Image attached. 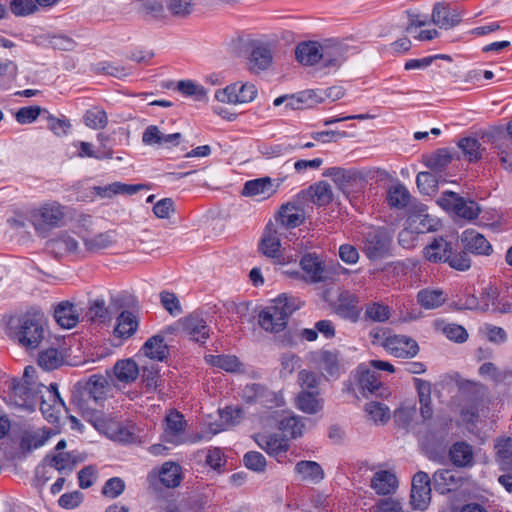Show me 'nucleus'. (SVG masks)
I'll return each mask as SVG.
<instances>
[{"instance_id":"f8f14e48","label":"nucleus","mask_w":512,"mask_h":512,"mask_svg":"<svg viewBox=\"0 0 512 512\" xmlns=\"http://www.w3.org/2000/svg\"><path fill=\"white\" fill-rule=\"evenodd\" d=\"M178 326L190 340L205 343L210 337L211 329L202 313L193 312L178 321Z\"/></svg>"},{"instance_id":"6e6d98bb","label":"nucleus","mask_w":512,"mask_h":512,"mask_svg":"<svg viewBox=\"0 0 512 512\" xmlns=\"http://www.w3.org/2000/svg\"><path fill=\"white\" fill-rule=\"evenodd\" d=\"M452 269L457 271H467L470 269L472 261L468 250L464 247L460 251H454L452 248L449 259L446 262Z\"/></svg>"},{"instance_id":"c03bdc74","label":"nucleus","mask_w":512,"mask_h":512,"mask_svg":"<svg viewBox=\"0 0 512 512\" xmlns=\"http://www.w3.org/2000/svg\"><path fill=\"white\" fill-rule=\"evenodd\" d=\"M63 362L64 356L56 348H47L42 350L38 355V365L47 371L57 369Z\"/></svg>"},{"instance_id":"bf43d9fd","label":"nucleus","mask_w":512,"mask_h":512,"mask_svg":"<svg viewBox=\"0 0 512 512\" xmlns=\"http://www.w3.org/2000/svg\"><path fill=\"white\" fill-rule=\"evenodd\" d=\"M177 89L185 96L194 97L196 101H203L206 98V89L192 80H181L177 83Z\"/></svg>"},{"instance_id":"2eb2a0df","label":"nucleus","mask_w":512,"mask_h":512,"mask_svg":"<svg viewBox=\"0 0 512 512\" xmlns=\"http://www.w3.org/2000/svg\"><path fill=\"white\" fill-rule=\"evenodd\" d=\"M242 398L246 403H258L267 408L279 405V398L276 393L258 383L247 384L242 390Z\"/></svg>"},{"instance_id":"a18cd8bd","label":"nucleus","mask_w":512,"mask_h":512,"mask_svg":"<svg viewBox=\"0 0 512 512\" xmlns=\"http://www.w3.org/2000/svg\"><path fill=\"white\" fill-rule=\"evenodd\" d=\"M74 402L81 411L82 417L91 423L95 428H99L104 424L103 413L97 408L100 407L99 405L80 400H74Z\"/></svg>"},{"instance_id":"a19ab883","label":"nucleus","mask_w":512,"mask_h":512,"mask_svg":"<svg viewBox=\"0 0 512 512\" xmlns=\"http://www.w3.org/2000/svg\"><path fill=\"white\" fill-rule=\"evenodd\" d=\"M159 479L168 488L177 487L181 481V467L174 462H165L159 471Z\"/></svg>"},{"instance_id":"4468645a","label":"nucleus","mask_w":512,"mask_h":512,"mask_svg":"<svg viewBox=\"0 0 512 512\" xmlns=\"http://www.w3.org/2000/svg\"><path fill=\"white\" fill-rule=\"evenodd\" d=\"M304 204L298 199V195L294 200L282 204L276 215V221L285 228L300 226L305 220Z\"/></svg>"},{"instance_id":"3c124183","label":"nucleus","mask_w":512,"mask_h":512,"mask_svg":"<svg viewBox=\"0 0 512 512\" xmlns=\"http://www.w3.org/2000/svg\"><path fill=\"white\" fill-rule=\"evenodd\" d=\"M83 121L87 127L100 130L107 126L108 117L106 112L100 107H92L85 112Z\"/></svg>"},{"instance_id":"473e14b6","label":"nucleus","mask_w":512,"mask_h":512,"mask_svg":"<svg viewBox=\"0 0 512 512\" xmlns=\"http://www.w3.org/2000/svg\"><path fill=\"white\" fill-rule=\"evenodd\" d=\"M348 48L342 44L323 46L322 64L329 69H338L347 60Z\"/></svg>"},{"instance_id":"a878e982","label":"nucleus","mask_w":512,"mask_h":512,"mask_svg":"<svg viewBox=\"0 0 512 512\" xmlns=\"http://www.w3.org/2000/svg\"><path fill=\"white\" fill-rule=\"evenodd\" d=\"M370 487L376 494L386 496L397 490L398 480L394 473L388 470H380L373 475Z\"/></svg>"},{"instance_id":"58836bf2","label":"nucleus","mask_w":512,"mask_h":512,"mask_svg":"<svg viewBox=\"0 0 512 512\" xmlns=\"http://www.w3.org/2000/svg\"><path fill=\"white\" fill-rule=\"evenodd\" d=\"M202 505L195 497L183 498L179 501H167L160 505L161 512H200Z\"/></svg>"},{"instance_id":"69168bd1","label":"nucleus","mask_w":512,"mask_h":512,"mask_svg":"<svg viewBox=\"0 0 512 512\" xmlns=\"http://www.w3.org/2000/svg\"><path fill=\"white\" fill-rule=\"evenodd\" d=\"M479 374L484 377L488 378L491 381L495 383H501L508 375H510L507 371L500 370L494 363L492 362H485L479 367Z\"/></svg>"},{"instance_id":"8fccbe9b","label":"nucleus","mask_w":512,"mask_h":512,"mask_svg":"<svg viewBox=\"0 0 512 512\" xmlns=\"http://www.w3.org/2000/svg\"><path fill=\"white\" fill-rule=\"evenodd\" d=\"M418 303L425 309H435L445 303V297L440 290L424 289L417 294Z\"/></svg>"},{"instance_id":"864d4df0","label":"nucleus","mask_w":512,"mask_h":512,"mask_svg":"<svg viewBox=\"0 0 512 512\" xmlns=\"http://www.w3.org/2000/svg\"><path fill=\"white\" fill-rule=\"evenodd\" d=\"M417 415L415 405L400 406L394 411V422L398 427L409 429L413 427L414 419Z\"/></svg>"},{"instance_id":"4c0bfd02","label":"nucleus","mask_w":512,"mask_h":512,"mask_svg":"<svg viewBox=\"0 0 512 512\" xmlns=\"http://www.w3.org/2000/svg\"><path fill=\"white\" fill-rule=\"evenodd\" d=\"M317 395V392L303 390L297 396V408L307 414H316L323 408L322 400Z\"/></svg>"},{"instance_id":"423d86ee","label":"nucleus","mask_w":512,"mask_h":512,"mask_svg":"<svg viewBox=\"0 0 512 512\" xmlns=\"http://www.w3.org/2000/svg\"><path fill=\"white\" fill-rule=\"evenodd\" d=\"M299 265L303 271L302 279L310 284L326 282L331 280L336 274L335 266L327 264L315 252L304 254L300 259Z\"/></svg>"},{"instance_id":"5701e85b","label":"nucleus","mask_w":512,"mask_h":512,"mask_svg":"<svg viewBox=\"0 0 512 512\" xmlns=\"http://www.w3.org/2000/svg\"><path fill=\"white\" fill-rule=\"evenodd\" d=\"M84 253H99L102 250L112 247L116 243V233L105 231L92 236H82ZM86 256V254H84Z\"/></svg>"},{"instance_id":"f704fd0d","label":"nucleus","mask_w":512,"mask_h":512,"mask_svg":"<svg viewBox=\"0 0 512 512\" xmlns=\"http://www.w3.org/2000/svg\"><path fill=\"white\" fill-rule=\"evenodd\" d=\"M141 350L145 356L157 361H164L169 355V348L161 334L148 338Z\"/></svg>"},{"instance_id":"6ab92c4d","label":"nucleus","mask_w":512,"mask_h":512,"mask_svg":"<svg viewBox=\"0 0 512 512\" xmlns=\"http://www.w3.org/2000/svg\"><path fill=\"white\" fill-rule=\"evenodd\" d=\"M463 247L474 255L489 256L493 252L492 245L475 230H465L461 236Z\"/></svg>"},{"instance_id":"0e129e2a","label":"nucleus","mask_w":512,"mask_h":512,"mask_svg":"<svg viewBox=\"0 0 512 512\" xmlns=\"http://www.w3.org/2000/svg\"><path fill=\"white\" fill-rule=\"evenodd\" d=\"M46 41L50 47L60 51H72L77 45L73 38L65 34L47 35Z\"/></svg>"},{"instance_id":"1a4fd4ad","label":"nucleus","mask_w":512,"mask_h":512,"mask_svg":"<svg viewBox=\"0 0 512 512\" xmlns=\"http://www.w3.org/2000/svg\"><path fill=\"white\" fill-rule=\"evenodd\" d=\"M45 247L55 257L72 255L77 258H85L84 251L80 248L78 240L67 231L55 234L46 242Z\"/></svg>"},{"instance_id":"5fc2aeb1","label":"nucleus","mask_w":512,"mask_h":512,"mask_svg":"<svg viewBox=\"0 0 512 512\" xmlns=\"http://www.w3.org/2000/svg\"><path fill=\"white\" fill-rule=\"evenodd\" d=\"M421 209L419 213L413 214L409 217V228L417 234L426 233L434 229V220L428 214L423 213Z\"/></svg>"},{"instance_id":"393cba45","label":"nucleus","mask_w":512,"mask_h":512,"mask_svg":"<svg viewBox=\"0 0 512 512\" xmlns=\"http://www.w3.org/2000/svg\"><path fill=\"white\" fill-rule=\"evenodd\" d=\"M323 46L316 41L301 42L296 46L295 56L302 65H314L322 61Z\"/></svg>"},{"instance_id":"e433bc0d","label":"nucleus","mask_w":512,"mask_h":512,"mask_svg":"<svg viewBox=\"0 0 512 512\" xmlns=\"http://www.w3.org/2000/svg\"><path fill=\"white\" fill-rule=\"evenodd\" d=\"M114 374L118 381L131 383L137 379L140 370L133 359H123L115 363L113 367Z\"/></svg>"},{"instance_id":"c756f323","label":"nucleus","mask_w":512,"mask_h":512,"mask_svg":"<svg viewBox=\"0 0 512 512\" xmlns=\"http://www.w3.org/2000/svg\"><path fill=\"white\" fill-rule=\"evenodd\" d=\"M340 353L337 350H321L316 353L314 360L326 376L338 377L340 374Z\"/></svg>"},{"instance_id":"c9c22d12","label":"nucleus","mask_w":512,"mask_h":512,"mask_svg":"<svg viewBox=\"0 0 512 512\" xmlns=\"http://www.w3.org/2000/svg\"><path fill=\"white\" fill-rule=\"evenodd\" d=\"M139 326L137 316L128 310L122 311L117 317V325L114 329L115 336L128 339L135 334Z\"/></svg>"},{"instance_id":"49530a36","label":"nucleus","mask_w":512,"mask_h":512,"mask_svg":"<svg viewBox=\"0 0 512 512\" xmlns=\"http://www.w3.org/2000/svg\"><path fill=\"white\" fill-rule=\"evenodd\" d=\"M411 195L407 188L402 184L391 186L387 193L388 204L397 209L407 207L410 202Z\"/></svg>"},{"instance_id":"b1692460","label":"nucleus","mask_w":512,"mask_h":512,"mask_svg":"<svg viewBox=\"0 0 512 512\" xmlns=\"http://www.w3.org/2000/svg\"><path fill=\"white\" fill-rule=\"evenodd\" d=\"M448 455L451 463L456 467L467 468L472 467L474 464L473 448L465 441L453 443Z\"/></svg>"},{"instance_id":"39448f33","label":"nucleus","mask_w":512,"mask_h":512,"mask_svg":"<svg viewBox=\"0 0 512 512\" xmlns=\"http://www.w3.org/2000/svg\"><path fill=\"white\" fill-rule=\"evenodd\" d=\"M370 337L373 338L372 343H378L390 355L396 358H413L419 353L418 343L411 337L406 335H385L380 332H370Z\"/></svg>"},{"instance_id":"f257e3e1","label":"nucleus","mask_w":512,"mask_h":512,"mask_svg":"<svg viewBox=\"0 0 512 512\" xmlns=\"http://www.w3.org/2000/svg\"><path fill=\"white\" fill-rule=\"evenodd\" d=\"M14 339L26 350H35L49 334L47 318L44 312L31 307L20 314L11 327Z\"/></svg>"},{"instance_id":"f03ea898","label":"nucleus","mask_w":512,"mask_h":512,"mask_svg":"<svg viewBox=\"0 0 512 512\" xmlns=\"http://www.w3.org/2000/svg\"><path fill=\"white\" fill-rule=\"evenodd\" d=\"M298 297L281 294L271 301V304L262 309L258 315V323L262 329L270 333L283 331L288 324L290 316L301 307Z\"/></svg>"},{"instance_id":"9b49d317","label":"nucleus","mask_w":512,"mask_h":512,"mask_svg":"<svg viewBox=\"0 0 512 512\" xmlns=\"http://www.w3.org/2000/svg\"><path fill=\"white\" fill-rule=\"evenodd\" d=\"M42 388H44V391L42 390V393H40L41 413L48 422L52 424L57 423L62 409L65 408V403L60 397L57 384L51 383L49 387L42 386Z\"/></svg>"},{"instance_id":"a211bd4d","label":"nucleus","mask_w":512,"mask_h":512,"mask_svg":"<svg viewBox=\"0 0 512 512\" xmlns=\"http://www.w3.org/2000/svg\"><path fill=\"white\" fill-rule=\"evenodd\" d=\"M461 14L456 10H450L449 6L443 2L434 5L431 21L441 29H451L461 22Z\"/></svg>"},{"instance_id":"13d9d810","label":"nucleus","mask_w":512,"mask_h":512,"mask_svg":"<svg viewBox=\"0 0 512 512\" xmlns=\"http://www.w3.org/2000/svg\"><path fill=\"white\" fill-rule=\"evenodd\" d=\"M77 461L70 452H59L51 459L50 465L60 473H70L76 466Z\"/></svg>"},{"instance_id":"c85d7f7f","label":"nucleus","mask_w":512,"mask_h":512,"mask_svg":"<svg viewBox=\"0 0 512 512\" xmlns=\"http://www.w3.org/2000/svg\"><path fill=\"white\" fill-rule=\"evenodd\" d=\"M452 248L451 242L443 237H436L424 248V256L430 262L445 263L449 259Z\"/></svg>"},{"instance_id":"aec40b11","label":"nucleus","mask_w":512,"mask_h":512,"mask_svg":"<svg viewBox=\"0 0 512 512\" xmlns=\"http://www.w3.org/2000/svg\"><path fill=\"white\" fill-rule=\"evenodd\" d=\"M324 177H330L337 185L338 189L348 197L350 187L358 181L357 172L353 169H345L341 167H331L324 170Z\"/></svg>"},{"instance_id":"774afa93","label":"nucleus","mask_w":512,"mask_h":512,"mask_svg":"<svg viewBox=\"0 0 512 512\" xmlns=\"http://www.w3.org/2000/svg\"><path fill=\"white\" fill-rule=\"evenodd\" d=\"M365 317L374 322H385L390 317V309L388 306L374 302L366 307Z\"/></svg>"},{"instance_id":"7c9ffc66","label":"nucleus","mask_w":512,"mask_h":512,"mask_svg":"<svg viewBox=\"0 0 512 512\" xmlns=\"http://www.w3.org/2000/svg\"><path fill=\"white\" fill-rule=\"evenodd\" d=\"M295 472L304 482L318 484L325 476L321 465L315 461L302 460L296 463Z\"/></svg>"},{"instance_id":"4be33fe9","label":"nucleus","mask_w":512,"mask_h":512,"mask_svg":"<svg viewBox=\"0 0 512 512\" xmlns=\"http://www.w3.org/2000/svg\"><path fill=\"white\" fill-rule=\"evenodd\" d=\"M259 251L266 257L277 259V263L284 265L281 258V243L277 231L273 228V224L266 226L265 232L259 243Z\"/></svg>"},{"instance_id":"9d476101","label":"nucleus","mask_w":512,"mask_h":512,"mask_svg":"<svg viewBox=\"0 0 512 512\" xmlns=\"http://www.w3.org/2000/svg\"><path fill=\"white\" fill-rule=\"evenodd\" d=\"M257 96V88L252 83H234L224 89L217 90L215 98L228 104H244L252 102Z\"/></svg>"},{"instance_id":"72a5a7b5","label":"nucleus","mask_w":512,"mask_h":512,"mask_svg":"<svg viewBox=\"0 0 512 512\" xmlns=\"http://www.w3.org/2000/svg\"><path fill=\"white\" fill-rule=\"evenodd\" d=\"M358 386L364 397L368 395H377L382 388L379 375L368 368L359 367L358 369Z\"/></svg>"},{"instance_id":"4d7b16f0","label":"nucleus","mask_w":512,"mask_h":512,"mask_svg":"<svg viewBox=\"0 0 512 512\" xmlns=\"http://www.w3.org/2000/svg\"><path fill=\"white\" fill-rule=\"evenodd\" d=\"M18 75V66L11 60L0 62V90L9 89Z\"/></svg>"},{"instance_id":"052dcab7","label":"nucleus","mask_w":512,"mask_h":512,"mask_svg":"<svg viewBox=\"0 0 512 512\" xmlns=\"http://www.w3.org/2000/svg\"><path fill=\"white\" fill-rule=\"evenodd\" d=\"M481 209L479 205L473 200H466L461 197V201L458 203V207L455 211V215L465 220L472 221L478 218Z\"/></svg>"},{"instance_id":"20e7f679","label":"nucleus","mask_w":512,"mask_h":512,"mask_svg":"<svg viewBox=\"0 0 512 512\" xmlns=\"http://www.w3.org/2000/svg\"><path fill=\"white\" fill-rule=\"evenodd\" d=\"M64 217L65 207L56 201H51L31 210L29 222L39 236L45 237L51 229L62 224Z\"/></svg>"},{"instance_id":"f3484780","label":"nucleus","mask_w":512,"mask_h":512,"mask_svg":"<svg viewBox=\"0 0 512 512\" xmlns=\"http://www.w3.org/2000/svg\"><path fill=\"white\" fill-rule=\"evenodd\" d=\"M281 182L282 180H278L274 185L273 180L267 176L249 180L244 184L242 194L249 197L262 196V199H266L277 192Z\"/></svg>"},{"instance_id":"de8ad7c7","label":"nucleus","mask_w":512,"mask_h":512,"mask_svg":"<svg viewBox=\"0 0 512 512\" xmlns=\"http://www.w3.org/2000/svg\"><path fill=\"white\" fill-rule=\"evenodd\" d=\"M279 429L284 437L297 438L302 435L304 424L300 416L289 415L279 421Z\"/></svg>"},{"instance_id":"dca6fc26","label":"nucleus","mask_w":512,"mask_h":512,"mask_svg":"<svg viewBox=\"0 0 512 512\" xmlns=\"http://www.w3.org/2000/svg\"><path fill=\"white\" fill-rule=\"evenodd\" d=\"M332 197L331 186L325 181H319L311 185L308 189L298 193V199L300 201L304 203L312 202L317 206L328 205L332 201Z\"/></svg>"},{"instance_id":"338daca9","label":"nucleus","mask_w":512,"mask_h":512,"mask_svg":"<svg viewBox=\"0 0 512 512\" xmlns=\"http://www.w3.org/2000/svg\"><path fill=\"white\" fill-rule=\"evenodd\" d=\"M193 0H168L167 9L176 17H187L194 9Z\"/></svg>"},{"instance_id":"0eeeda50","label":"nucleus","mask_w":512,"mask_h":512,"mask_svg":"<svg viewBox=\"0 0 512 512\" xmlns=\"http://www.w3.org/2000/svg\"><path fill=\"white\" fill-rule=\"evenodd\" d=\"M42 386L26 379L14 378L9 383L10 401L18 408L32 411L36 405L37 395L42 393Z\"/></svg>"},{"instance_id":"37998d69","label":"nucleus","mask_w":512,"mask_h":512,"mask_svg":"<svg viewBox=\"0 0 512 512\" xmlns=\"http://www.w3.org/2000/svg\"><path fill=\"white\" fill-rule=\"evenodd\" d=\"M453 160V155L446 148H441L425 157L424 164L431 170L441 172Z\"/></svg>"},{"instance_id":"412c9836","label":"nucleus","mask_w":512,"mask_h":512,"mask_svg":"<svg viewBox=\"0 0 512 512\" xmlns=\"http://www.w3.org/2000/svg\"><path fill=\"white\" fill-rule=\"evenodd\" d=\"M434 489L440 494L456 491L462 485V477L449 469H439L432 477Z\"/></svg>"},{"instance_id":"6e6552de","label":"nucleus","mask_w":512,"mask_h":512,"mask_svg":"<svg viewBox=\"0 0 512 512\" xmlns=\"http://www.w3.org/2000/svg\"><path fill=\"white\" fill-rule=\"evenodd\" d=\"M112 390L113 387L105 376L94 374L88 378L80 395L78 397L74 396V400L102 406Z\"/></svg>"},{"instance_id":"cd10ccee","label":"nucleus","mask_w":512,"mask_h":512,"mask_svg":"<svg viewBox=\"0 0 512 512\" xmlns=\"http://www.w3.org/2000/svg\"><path fill=\"white\" fill-rule=\"evenodd\" d=\"M185 430V420L179 412H171L166 417L164 438L166 442L179 444L182 442Z\"/></svg>"},{"instance_id":"e2e57ef3","label":"nucleus","mask_w":512,"mask_h":512,"mask_svg":"<svg viewBox=\"0 0 512 512\" xmlns=\"http://www.w3.org/2000/svg\"><path fill=\"white\" fill-rule=\"evenodd\" d=\"M87 317L93 322L98 321L104 323L110 320L111 315L108 308L105 306V301L103 299H95L91 302Z\"/></svg>"},{"instance_id":"09e8293b","label":"nucleus","mask_w":512,"mask_h":512,"mask_svg":"<svg viewBox=\"0 0 512 512\" xmlns=\"http://www.w3.org/2000/svg\"><path fill=\"white\" fill-rule=\"evenodd\" d=\"M457 145L469 162L478 161L482 157L484 148L481 147L480 142L476 138H462L458 141Z\"/></svg>"},{"instance_id":"680f3d73","label":"nucleus","mask_w":512,"mask_h":512,"mask_svg":"<svg viewBox=\"0 0 512 512\" xmlns=\"http://www.w3.org/2000/svg\"><path fill=\"white\" fill-rule=\"evenodd\" d=\"M365 412L375 423H386L390 418L389 408L380 402H370L365 405Z\"/></svg>"},{"instance_id":"2f4dec72","label":"nucleus","mask_w":512,"mask_h":512,"mask_svg":"<svg viewBox=\"0 0 512 512\" xmlns=\"http://www.w3.org/2000/svg\"><path fill=\"white\" fill-rule=\"evenodd\" d=\"M54 318L61 327L71 329L79 322V311L69 301H62L54 310Z\"/></svg>"},{"instance_id":"ddd939ff","label":"nucleus","mask_w":512,"mask_h":512,"mask_svg":"<svg viewBox=\"0 0 512 512\" xmlns=\"http://www.w3.org/2000/svg\"><path fill=\"white\" fill-rule=\"evenodd\" d=\"M362 309L356 294L344 290L339 293L334 305V312L342 319L356 323L360 320Z\"/></svg>"},{"instance_id":"79ce46f5","label":"nucleus","mask_w":512,"mask_h":512,"mask_svg":"<svg viewBox=\"0 0 512 512\" xmlns=\"http://www.w3.org/2000/svg\"><path fill=\"white\" fill-rule=\"evenodd\" d=\"M272 52L267 46L259 45L256 46L250 57L251 70L262 71L266 70L272 62Z\"/></svg>"},{"instance_id":"bb28decb","label":"nucleus","mask_w":512,"mask_h":512,"mask_svg":"<svg viewBox=\"0 0 512 512\" xmlns=\"http://www.w3.org/2000/svg\"><path fill=\"white\" fill-rule=\"evenodd\" d=\"M256 442L260 448L277 459L284 457L289 448L286 439L278 434L258 435Z\"/></svg>"},{"instance_id":"ea45409f","label":"nucleus","mask_w":512,"mask_h":512,"mask_svg":"<svg viewBox=\"0 0 512 512\" xmlns=\"http://www.w3.org/2000/svg\"><path fill=\"white\" fill-rule=\"evenodd\" d=\"M205 361L213 367L230 373L239 371L242 366L239 359L234 355H206Z\"/></svg>"},{"instance_id":"603ef678","label":"nucleus","mask_w":512,"mask_h":512,"mask_svg":"<svg viewBox=\"0 0 512 512\" xmlns=\"http://www.w3.org/2000/svg\"><path fill=\"white\" fill-rule=\"evenodd\" d=\"M53 435L51 429L37 430L27 433L22 439V445L28 450L38 449L43 446Z\"/></svg>"},{"instance_id":"7ed1b4c3","label":"nucleus","mask_w":512,"mask_h":512,"mask_svg":"<svg viewBox=\"0 0 512 512\" xmlns=\"http://www.w3.org/2000/svg\"><path fill=\"white\" fill-rule=\"evenodd\" d=\"M392 235L385 227L368 226L361 231V250L370 261L391 256Z\"/></svg>"}]
</instances>
